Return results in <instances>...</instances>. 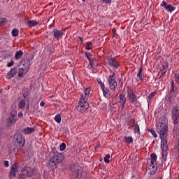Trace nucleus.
I'll use <instances>...</instances> for the list:
<instances>
[{
	"label": "nucleus",
	"instance_id": "obj_30",
	"mask_svg": "<svg viewBox=\"0 0 179 179\" xmlns=\"http://www.w3.org/2000/svg\"><path fill=\"white\" fill-rule=\"evenodd\" d=\"M134 132L136 134H141V131L139 130V125L138 124H136L134 126Z\"/></svg>",
	"mask_w": 179,
	"mask_h": 179
},
{
	"label": "nucleus",
	"instance_id": "obj_19",
	"mask_svg": "<svg viewBox=\"0 0 179 179\" xmlns=\"http://www.w3.org/2000/svg\"><path fill=\"white\" fill-rule=\"evenodd\" d=\"M173 97H176V93L174 92V81H171V88L170 90V95L169 99H173Z\"/></svg>",
	"mask_w": 179,
	"mask_h": 179
},
{
	"label": "nucleus",
	"instance_id": "obj_36",
	"mask_svg": "<svg viewBox=\"0 0 179 179\" xmlns=\"http://www.w3.org/2000/svg\"><path fill=\"white\" fill-rule=\"evenodd\" d=\"M60 150L63 151L64 149H66V144L65 143H62L60 146Z\"/></svg>",
	"mask_w": 179,
	"mask_h": 179
},
{
	"label": "nucleus",
	"instance_id": "obj_17",
	"mask_svg": "<svg viewBox=\"0 0 179 179\" xmlns=\"http://www.w3.org/2000/svg\"><path fill=\"white\" fill-rule=\"evenodd\" d=\"M102 92H103V94L104 96V97H106V99H109V97L111 96V94H110V91L108 90V88L103 87L102 88H101Z\"/></svg>",
	"mask_w": 179,
	"mask_h": 179
},
{
	"label": "nucleus",
	"instance_id": "obj_51",
	"mask_svg": "<svg viewBox=\"0 0 179 179\" xmlns=\"http://www.w3.org/2000/svg\"><path fill=\"white\" fill-rule=\"evenodd\" d=\"M159 179H163L162 178H160Z\"/></svg>",
	"mask_w": 179,
	"mask_h": 179
},
{
	"label": "nucleus",
	"instance_id": "obj_42",
	"mask_svg": "<svg viewBox=\"0 0 179 179\" xmlns=\"http://www.w3.org/2000/svg\"><path fill=\"white\" fill-rule=\"evenodd\" d=\"M76 177H78L79 174H80V171H79V169H76V171L74 172Z\"/></svg>",
	"mask_w": 179,
	"mask_h": 179
},
{
	"label": "nucleus",
	"instance_id": "obj_47",
	"mask_svg": "<svg viewBox=\"0 0 179 179\" xmlns=\"http://www.w3.org/2000/svg\"><path fill=\"white\" fill-rule=\"evenodd\" d=\"M13 141H14V142L16 141V134H14V136H13Z\"/></svg>",
	"mask_w": 179,
	"mask_h": 179
},
{
	"label": "nucleus",
	"instance_id": "obj_40",
	"mask_svg": "<svg viewBox=\"0 0 179 179\" xmlns=\"http://www.w3.org/2000/svg\"><path fill=\"white\" fill-rule=\"evenodd\" d=\"M0 23H1V24H5V23H6V19L3 18L0 20Z\"/></svg>",
	"mask_w": 179,
	"mask_h": 179
},
{
	"label": "nucleus",
	"instance_id": "obj_52",
	"mask_svg": "<svg viewBox=\"0 0 179 179\" xmlns=\"http://www.w3.org/2000/svg\"><path fill=\"white\" fill-rule=\"evenodd\" d=\"M83 1H86V0H83Z\"/></svg>",
	"mask_w": 179,
	"mask_h": 179
},
{
	"label": "nucleus",
	"instance_id": "obj_49",
	"mask_svg": "<svg viewBox=\"0 0 179 179\" xmlns=\"http://www.w3.org/2000/svg\"><path fill=\"white\" fill-rule=\"evenodd\" d=\"M73 169H74L73 170L74 173L76 171V170H78L76 168H73Z\"/></svg>",
	"mask_w": 179,
	"mask_h": 179
},
{
	"label": "nucleus",
	"instance_id": "obj_23",
	"mask_svg": "<svg viewBox=\"0 0 179 179\" xmlns=\"http://www.w3.org/2000/svg\"><path fill=\"white\" fill-rule=\"evenodd\" d=\"M15 59H20V58H22V57H23V51L22 50H18L17 52H16L15 53Z\"/></svg>",
	"mask_w": 179,
	"mask_h": 179
},
{
	"label": "nucleus",
	"instance_id": "obj_7",
	"mask_svg": "<svg viewBox=\"0 0 179 179\" xmlns=\"http://www.w3.org/2000/svg\"><path fill=\"white\" fill-rule=\"evenodd\" d=\"M172 120L175 124L179 122V110L178 107L173 108L172 110Z\"/></svg>",
	"mask_w": 179,
	"mask_h": 179
},
{
	"label": "nucleus",
	"instance_id": "obj_48",
	"mask_svg": "<svg viewBox=\"0 0 179 179\" xmlns=\"http://www.w3.org/2000/svg\"><path fill=\"white\" fill-rule=\"evenodd\" d=\"M85 55H86V57H87V58L88 59H90V58H89V55H87V54L85 52Z\"/></svg>",
	"mask_w": 179,
	"mask_h": 179
},
{
	"label": "nucleus",
	"instance_id": "obj_25",
	"mask_svg": "<svg viewBox=\"0 0 179 179\" xmlns=\"http://www.w3.org/2000/svg\"><path fill=\"white\" fill-rule=\"evenodd\" d=\"M28 24L31 27L33 26H36V24H38V22H37L36 20H29L28 21Z\"/></svg>",
	"mask_w": 179,
	"mask_h": 179
},
{
	"label": "nucleus",
	"instance_id": "obj_39",
	"mask_svg": "<svg viewBox=\"0 0 179 179\" xmlns=\"http://www.w3.org/2000/svg\"><path fill=\"white\" fill-rule=\"evenodd\" d=\"M3 166H4V167H9V162L4 161L3 162Z\"/></svg>",
	"mask_w": 179,
	"mask_h": 179
},
{
	"label": "nucleus",
	"instance_id": "obj_38",
	"mask_svg": "<svg viewBox=\"0 0 179 179\" xmlns=\"http://www.w3.org/2000/svg\"><path fill=\"white\" fill-rule=\"evenodd\" d=\"M175 80L179 85V74H176L175 75Z\"/></svg>",
	"mask_w": 179,
	"mask_h": 179
},
{
	"label": "nucleus",
	"instance_id": "obj_37",
	"mask_svg": "<svg viewBox=\"0 0 179 179\" xmlns=\"http://www.w3.org/2000/svg\"><path fill=\"white\" fill-rule=\"evenodd\" d=\"M14 64H15V62H13V60H11L10 63L7 64V66H8V68H10V66H13Z\"/></svg>",
	"mask_w": 179,
	"mask_h": 179
},
{
	"label": "nucleus",
	"instance_id": "obj_9",
	"mask_svg": "<svg viewBox=\"0 0 179 179\" xmlns=\"http://www.w3.org/2000/svg\"><path fill=\"white\" fill-rule=\"evenodd\" d=\"M17 113L16 112V110H13L8 117V121L9 122V124H15V122H16V115H17Z\"/></svg>",
	"mask_w": 179,
	"mask_h": 179
},
{
	"label": "nucleus",
	"instance_id": "obj_4",
	"mask_svg": "<svg viewBox=\"0 0 179 179\" xmlns=\"http://www.w3.org/2000/svg\"><path fill=\"white\" fill-rule=\"evenodd\" d=\"M30 68V60L29 59L22 60L19 65L18 68V77L22 78L23 75H25V73H27V71H29V69Z\"/></svg>",
	"mask_w": 179,
	"mask_h": 179
},
{
	"label": "nucleus",
	"instance_id": "obj_28",
	"mask_svg": "<svg viewBox=\"0 0 179 179\" xmlns=\"http://www.w3.org/2000/svg\"><path fill=\"white\" fill-rule=\"evenodd\" d=\"M19 34V31H17V29H14L12 31V36L13 37H17V35Z\"/></svg>",
	"mask_w": 179,
	"mask_h": 179
},
{
	"label": "nucleus",
	"instance_id": "obj_43",
	"mask_svg": "<svg viewBox=\"0 0 179 179\" xmlns=\"http://www.w3.org/2000/svg\"><path fill=\"white\" fill-rule=\"evenodd\" d=\"M105 3H111V0H101Z\"/></svg>",
	"mask_w": 179,
	"mask_h": 179
},
{
	"label": "nucleus",
	"instance_id": "obj_34",
	"mask_svg": "<svg viewBox=\"0 0 179 179\" xmlns=\"http://www.w3.org/2000/svg\"><path fill=\"white\" fill-rule=\"evenodd\" d=\"M161 71H162V74L165 75L166 72H167V67H166V66H162V69Z\"/></svg>",
	"mask_w": 179,
	"mask_h": 179
},
{
	"label": "nucleus",
	"instance_id": "obj_45",
	"mask_svg": "<svg viewBox=\"0 0 179 179\" xmlns=\"http://www.w3.org/2000/svg\"><path fill=\"white\" fill-rule=\"evenodd\" d=\"M41 107H44V106H45V102L44 101H41L40 103Z\"/></svg>",
	"mask_w": 179,
	"mask_h": 179
},
{
	"label": "nucleus",
	"instance_id": "obj_31",
	"mask_svg": "<svg viewBox=\"0 0 179 179\" xmlns=\"http://www.w3.org/2000/svg\"><path fill=\"white\" fill-rule=\"evenodd\" d=\"M92 47L93 44L92 43V42H87L85 48H87V50H92Z\"/></svg>",
	"mask_w": 179,
	"mask_h": 179
},
{
	"label": "nucleus",
	"instance_id": "obj_22",
	"mask_svg": "<svg viewBox=\"0 0 179 179\" xmlns=\"http://www.w3.org/2000/svg\"><path fill=\"white\" fill-rule=\"evenodd\" d=\"M137 78L140 79V80H142L143 79V69L141 67L138 73H137Z\"/></svg>",
	"mask_w": 179,
	"mask_h": 179
},
{
	"label": "nucleus",
	"instance_id": "obj_14",
	"mask_svg": "<svg viewBox=\"0 0 179 179\" xmlns=\"http://www.w3.org/2000/svg\"><path fill=\"white\" fill-rule=\"evenodd\" d=\"M16 73H17V67L11 69L7 74V79H12Z\"/></svg>",
	"mask_w": 179,
	"mask_h": 179
},
{
	"label": "nucleus",
	"instance_id": "obj_18",
	"mask_svg": "<svg viewBox=\"0 0 179 179\" xmlns=\"http://www.w3.org/2000/svg\"><path fill=\"white\" fill-rule=\"evenodd\" d=\"M150 164H152V165H155L157 164L156 162L157 160V155H156V154L152 153L150 155Z\"/></svg>",
	"mask_w": 179,
	"mask_h": 179
},
{
	"label": "nucleus",
	"instance_id": "obj_46",
	"mask_svg": "<svg viewBox=\"0 0 179 179\" xmlns=\"http://www.w3.org/2000/svg\"><path fill=\"white\" fill-rule=\"evenodd\" d=\"M18 117H23V113H22V112H20V113H18Z\"/></svg>",
	"mask_w": 179,
	"mask_h": 179
},
{
	"label": "nucleus",
	"instance_id": "obj_29",
	"mask_svg": "<svg viewBox=\"0 0 179 179\" xmlns=\"http://www.w3.org/2000/svg\"><path fill=\"white\" fill-rule=\"evenodd\" d=\"M55 120L57 124H59L61 122V115L57 114L55 117Z\"/></svg>",
	"mask_w": 179,
	"mask_h": 179
},
{
	"label": "nucleus",
	"instance_id": "obj_32",
	"mask_svg": "<svg viewBox=\"0 0 179 179\" xmlns=\"http://www.w3.org/2000/svg\"><path fill=\"white\" fill-rule=\"evenodd\" d=\"M110 154H107L106 155V157H104V162H105V163H110Z\"/></svg>",
	"mask_w": 179,
	"mask_h": 179
},
{
	"label": "nucleus",
	"instance_id": "obj_16",
	"mask_svg": "<svg viewBox=\"0 0 179 179\" xmlns=\"http://www.w3.org/2000/svg\"><path fill=\"white\" fill-rule=\"evenodd\" d=\"M108 62L109 64V65L110 66H112V68H118V66H120V64H118V62H116L115 60H114V59H108Z\"/></svg>",
	"mask_w": 179,
	"mask_h": 179
},
{
	"label": "nucleus",
	"instance_id": "obj_12",
	"mask_svg": "<svg viewBox=\"0 0 179 179\" xmlns=\"http://www.w3.org/2000/svg\"><path fill=\"white\" fill-rule=\"evenodd\" d=\"M52 34L54 37L57 38V40H59V38H62V36H64V33L58 29H53Z\"/></svg>",
	"mask_w": 179,
	"mask_h": 179
},
{
	"label": "nucleus",
	"instance_id": "obj_35",
	"mask_svg": "<svg viewBox=\"0 0 179 179\" xmlns=\"http://www.w3.org/2000/svg\"><path fill=\"white\" fill-rule=\"evenodd\" d=\"M149 132H151L152 135H153L154 138H157V134H156V131L151 129L149 130Z\"/></svg>",
	"mask_w": 179,
	"mask_h": 179
},
{
	"label": "nucleus",
	"instance_id": "obj_44",
	"mask_svg": "<svg viewBox=\"0 0 179 179\" xmlns=\"http://www.w3.org/2000/svg\"><path fill=\"white\" fill-rule=\"evenodd\" d=\"M112 31H113V37H115V36H117V34L115 33V31H115V29L113 28V29H112Z\"/></svg>",
	"mask_w": 179,
	"mask_h": 179
},
{
	"label": "nucleus",
	"instance_id": "obj_1",
	"mask_svg": "<svg viewBox=\"0 0 179 179\" xmlns=\"http://www.w3.org/2000/svg\"><path fill=\"white\" fill-rule=\"evenodd\" d=\"M157 129L162 141L161 148L162 149V156H164V153H166L168 149L167 132H169V129L167 124L166 122H162L159 126H157Z\"/></svg>",
	"mask_w": 179,
	"mask_h": 179
},
{
	"label": "nucleus",
	"instance_id": "obj_11",
	"mask_svg": "<svg viewBox=\"0 0 179 179\" xmlns=\"http://www.w3.org/2000/svg\"><path fill=\"white\" fill-rule=\"evenodd\" d=\"M128 99L130 103H135L137 101L138 98L136 97L135 92H134V90L128 91Z\"/></svg>",
	"mask_w": 179,
	"mask_h": 179
},
{
	"label": "nucleus",
	"instance_id": "obj_21",
	"mask_svg": "<svg viewBox=\"0 0 179 179\" xmlns=\"http://www.w3.org/2000/svg\"><path fill=\"white\" fill-rule=\"evenodd\" d=\"M32 132H34V127H27V128L24 129V134H25V135L31 134Z\"/></svg>",
	"mask_w": 179,
	"mask_h": 179
},
{
	"label": "nucleus",
	"instance_id": "obj_50",
	"mask_svg": "<svg viewBox=\"0 0 179 179\" xmlns=\"http://www.w3.org/2000/svg\"><path fill=\"white\" fill-rule=\"evenodd\" d=\"M133 179H134L135 178V176H133V178H132Z\"/></svg>",
	"mask_w": 179,
	"mask_h": 179
},
{
	"label": "nucleus",
	"instance_id": "obj_27",
	"mask_svg": "<svg viewBox=\"0 0 179 179\" xmlns=\"http://www.w3.org/2000/svg\"><path fill=\"white\" fill-rule=\"evenodd\" d=\"M124 141L127 143H132L134 142L132 137H124Z\"/></svg>",
	"mask_w": 179,
	"mask_h": 179
},
{
	"label": "nucleus",
	"instance_id": "obj_2",
	"mask_svg": "<svg viewBox=\"0 0 179 179\" xmlns=\"http://www.w3.org/2000/svg\"><path fill=\"white\" fill-rule=\"evenodd\" d=\"M90 88H87L84 90V94L81 95L80 98V101L78 102L77 109L80 113H85L87 111L90 105H89V102H87V99H89V94H90Z\"/></svg>",
	"mask_w": 179,
	"mask_h": 179
},
{
	"label": "nucleus",
	"instance_id": "obj_33",
	"mask_svg": "<svg viewBox=\"0 0 179 179\" xmlns=\"http://www.w3.org/2000/svg\"><path fill=\"white\" fill-rule=\"evenodd\" d=\"M97 82H98L99 85H100L101 89L106 87V85H104V83H103L100 78L97 79Z\"/></svg>",
	"mask_w": 179,
	"mask_h": 179
},
{
	"label": "nucleus",
	"instance_id": "obj_10",
	"mask_svg": "<svg viewBox=\"0 0 179 179\" xmlns=\"http://www.w3.org/2000/svg\"><path fill=\"white\" fill-rule=\"evenodd\" d=\"M18 170L19 166H17V164H13L10 169V173L9 174L10 178H13V177L16 176V173H17Z\"/></svg>",
	"mask_w": 179,
	"mask_h": 179
},
{
	"label": "nucleus",
	"instance_id": "obj_24",
	"mask_svg": "<svg viewBox=\"0 0 179 179\" xmlns=\"http://www.w3.org/2000/svg\"><path fill=\"white\" fill-rule=\"evenodd\" d=\"M30 94V92H29V90L24 89L22 92V96L24 99H27L29 97V95Z\"/></svg>",
	"mask_w": 179,
	"mask_h": 179
},
{
	"label": "nucleus",
	"instance_id": "obj_5",
	"mask_svg": "<svg viewBox=\"0 0 179 179\" xmlns=\"http://www.w3.org/2000/svg\"><path fill=\"white\" fill-rule=\"evenodd\" d=\"M34 174V169L33 168L24 167L21 173L18 175L17 179H29L30 177H33Z\"/></svg>",
	"mask_w": 179,
	"mask_h": 179
},
{
	"label": "nucleus",
	"instance_id": "obj_20",
	"mask_svg": "<svg viewBox=\"0 0 179 179\" xmlns=\"http://www.w3.org/2000/svg\"><path fill=\"white\" fill-rule=\"evenodd\" d=\"M119 99L120 100V101H122V108H124V106H125V103H127V98H125V96L122 94H121L119 96Z\"/></svg>",
	"mask_w": 179,
	"mask_h": 179
},
{
	"label": "nucleus",
	"instance_id": "obj_3",
	"mask_svg": "<svg viewBox=\"0 0 179 179\" xmlns=\"http://www.w3.org/2000/svg\"><path fill=\"white\" fill-rule=\"evenodd\" d=\"M52 155L50 159L47 163V167L51 170L57 169L59 163H62L64 159V155L57 151H53Z\"/></svg>",
	"mask_w": 179,
	"mask_h": 179
},
{
	"label": "nucleus",
	"instance_id": "obj_13",
	"mask_svg": "<svg viewBox=\"0 0 179 179\" xmlns=\"http://www.w3.org/2000/svg\"><path fill=\"white\" fill-rule=\"evenodd\" d=\"M17 143H18V148L19 149H22L23 146H24V143L26 142V140H24V137H22L21 136L17 138Z\"/></svg>",
	"mask_w": 179,
	"mask_h": 179
},
{
	"label": "nucleus",
	"instance_id": "obj_8",
	"mask_svg": "<svg viewBox=\"0 0 179 179\" xmlns=\"http://www.w3.org/2000/svg\"><path fill=\"white\" fill-rule=\"evenodd\" d=\"M147 171L150 176H153L156 174V171H157V166L156 165L150 164L148 162Z\"/></svg>",
	"mask_w": 179,
	"mask_h": 179
},
{
	"label": "nucleus",
	"instance_id": "obj_15",
	"mask_svg": "<svg viewBox=\"0 0 179 179\" xmlns=\"http://www.w3.org/2000/svg\"><path fill=\"white\" fill-rule=\"evenodd\" d=\"M161 6H163L165 9H166V10H169V12H172L174 10V9H176V8H174V6L172 5H168L166 1H162Z\"/></svg>",
	"mask_w": 179,
	"mask_h": 179
},
{
	"label": "nucleus",
	"instance_id": "obj_6",
	"mask_svg": "<svg viewBox=\"0 0 179 179\" xmlns=\"http://www.w3.org/2000/svg\"><path fill=\"white\" fill-rule=\"evenodd\" d=\"M108 83L110 89L113 92H115V89H117L118 86L117 80H115V73H113L112 75L109 76Z\"/></svg>",
	"mask_w": 179,
	"mask_h": 179
},
{
	"label": "nucleus",
	"instance_id": "obj_41",
	"mask_svg": "<svg viewBox=\"0 0 179 179\" xmlns=\"http://www.w3.org/2000/svg\"><path fill=\"white\" fill-rule=\"evenodd\" d=\"M154 96H156V92H152L150 95H149V99L150 100V99H152V97H153Z\"/></svg>",
	"mask_w": 179,
	"mask_h": 179
},
{
	"label": "nucleus",
	"instance_id": "obj_26",
	"mask_svg": "<svg viewBox=\"0 0 179 179\" xmlns=\"http://www.w3.org/2000/svg\"><path fill=\"white\" fill-rule=\"evenodd\" d=\"M26 106V102H24V100H21L18 103V107L21 109H22L24 107Z\"/></svg>",
	"mask_w": 179,
	"mask_h": 179
}]
</instances>
